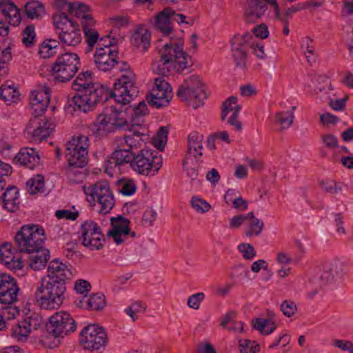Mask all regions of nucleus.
<instances>
[{
	"label": "nucleus",
	"instance_id": "nucleus-16",
	"mask_svg": "<svg viewBox=\"0 0 353 353\" xmlns=\"http://www.w3.org/2000/svg\"><path fill=\"white\" fill-rule=\"evenodd\" d=\"M82 244L91 250H99L103 247L104 236L98 226L93 221L88 220L81 224Z\"/></svg>",
	"mask_w": 353,
	"mask_h": 353
},
{
	"label": "nucleus",
	"instance_id": "nucleus-11",
	"mask_svg": "<svg viewBox=\"0 0 353 353\" xmlns=\"http://www.w3.org/2000/svg\"><path fill=\"white\" fill-rule=\"evenodd\" d=\"M90 140L88 136L79 135L70 140L65 148V155L68 165L85 167L88 162Z\"/></svg>",
	"mask_w": 353,
	"mask_h": 353
},
{
	"label": "nucleus",
	"instance_id": "nucleus-29",
	"mask_svg": "<svg viewBox=\"0 0 353 353\" xmlns=\"http://www.w3.org/2000/svg\"><path fill=\"white\" fill-rule=\"evenodd\" d=\"M150 32L145 28L139 27L131 37V43L145 52L150 46Z\"/></svg>",
	"mask_w": 353,
	"mask_h": 353
},
{
	"label": "nucleus",
	"instance_id": "nucleus-1",
	"mask_svg": "<svg viewBox=\"0 0 353 353\" xmlns=\"http://www.w3.org/2000/svg\"><path fill=\"white\" fill-rule=\"evenodd\" d=\"M135 75L128 70L114 83V89L109 90L103 85L92 82V73L90 71L80 73L72 83V88L77 93L68 101L70 106H74L83 112L93 110L95 105L110 97L115 101L125 105L137 97L139 92L135 86Z\"/></svg>",
	"mask_w": 353,
	"mask_h": 353
},
{
	"label": "nucleus",
	"instance_id": "nucleus-45",
	"mask_svg": "<svg viewBox=\"0 0 353 353\" xmlns=\"http://www.w3.org/2000/svg\"><path fill=\"white\" fill-rule=\"evenodd\" d=\"M277 123L283 129L288 128L293 123L294 114L292 111L279 112L275 114Z\"/></svg>",
	"mask_w": 353,
	"mask_h": 353
},
{
	"label": "nucleus",
	"instance_id": "nucleus-64",
	"mask_svg": "<svg viewBox=\"0 0 353 353\" xmlns=\"http://www.w3.org/2000/svg\"><path fill=\"white\" fill-rule=\"evenodd\" d=\"M245 161L254 172H261L265 168L264 162L259 159L246 158Z\"/></svg>",
	"mask_w": 353,
	"mask_h": 353
},
{
	"label": "nucleus",
	"instance_id": "nucleus-48",
	"mask_svg": "<svg viewBox=\"0 0 353 353\" xmlns=\"http://www.w3.org/2000/svg\"><path fill=\"white\" fill-rule=\"evenodd\" d=\"M85 42L88 45L86 52H90L93 50V48L95 45H97V43L99 39V34L97 30H88L84 32Z\"/></svg>",
	"mask_w": 353,
	"mask_h": 353
},
{
	"label": "nucleus",
	"instance_id": "nucleus-28",
	"mask_svg": "<svg viewBox=\"0 0 353 353\" xmlns=\"http://www.w3.org/2000/svg\"><path fill=\"white\" fill-rule=\"evenodd\" d=\"M266 9L264 0H250L245 10L246 21L249 23H254L263 15Z\"/></svg>",
	"mask_w": 353,
	"mask_h": 353
},
{
	"label": "nucleus",
	"instance_id": "nucleus-24",
	"mask_svg": "<svg viewBox=\"0 0 353 353\" xmlns=\"http://www.w3.org/2000/svg\"><path fill=\"white\" fill-rule=\"evenodd\" d=\"M1 199L8 211L16 212L20 210L22 199L20 196V190L16 186L10 185L7 188Z\"/></svg>",
	"mask_w": 353,
	"mask_h": 353
},
{
	"label": "nucleus",
	"instance_id": "nucleus-44",
	"mask_svg": "<svg viewBox=\"0 0 353 353\" xmlns=\"http://www.w3.org/2000/svg\"><path fill=\"white\" fill-rule=\"evenodd\" d=\"M106 305L105 296L103 294L97 293L92 295L88 298L87 305H88V310H101Z\"/></svg>",
	"mask_w": 353,
	"mask_h": 353
},
{
	"label": "nucleus",
	"instance_id": "nucleus-32",
	"mask_svg": "<svg viewBox=\"0 0 353 353\" xmlns=\"http://www.w3.org/2000/svg\"><path fill=\"white\" fill-rule=\"evenodd\" d=\"M172 14H174V11L170 8H166L157 17L156 28L165 36L172 30L170 23Z\"/></svg>",
	"mask_w": 353,
	"mask_h": 353
},
{
	"label": "nucleus",
	"instance_id": "nucleus-22",
	"mask_svg": "<svg viewBox=\"0 0 353 353\" xmlns=\"http://www.w3.org/2000/svg\"><path fill=\"white\" fill-rule=\"evenodd\" d=\"M28 258L26 259L28 267L34 270H41L46 266L50 259V251L46 248L26 252Z\"/></svg>",
	"mask_w": 353,
	"mask_h": 353
},
{
	"label": "nucleus",
	"instance_id": "nucleus-42",
	"mask_svg": "<svg viewBox=\"0 0 353 353\" xmlns=\"http://www.w3.org/2000/svg\"><path fill=\"white\" fill-rule=\"evenodd\" d=\"M44 186L43 178L41 175H36L26 182V190L30 194L39 192Z\"/></svg>",
	"mask_w": 353,
	"mask_h": 353
},
{
	"label": "nucleus",
	"instance_id": "nucleus-57",
	"mask_svg": "<svg viewBox=\"0 0 353 353\" xmlns=\"http://www.w3.org/2000/svg\"><path fill=\"white\" fill-rule=\"evenodd\" d=\"M297 307L296 304L292 301L285 300L282 302L281 304V310L283 312V314L287 317L292 316L295 312L296 311Z\"/></svg>",
	"mask_w": 353,
	"mask_h": 353
},
{
	"label": "nucleus",
	"instance_id": "nucleus-36",
	"mask_svg": "<svg viewBox=\"0 0 353 353\" xmlns=\"http://www.w3.org/2000/svg\"><path fill=\"white\" fill-rule=\"evenodd\" d=\"M252 323L254 329L265 335L273 332L276 327L275 323L271 319H255L252 320Z\"/></svg>",
	"mask_w": 353,
	"mask_h": 353
},
{
	"label": "nucleus",
	"instance_id": "nucleus-17",
	"mask_svg": "<svg viewBox=\"0 0 353 353\" xmlns=\"http://www.w3.org/2000/svg\"><path fill=\"white\" fill-rule=\"evenodd\" d=\"M46 234L43 228L39 225H23V252H31L43 249Z\"/></svg>",
	"mask_w": 353,
	"mask_h": 353
},
{
	"label": "nucleus",
	"instance_id": "nucleus-25",
	"mask_svg": "<svg viewBox=\"0 0 353 353\" xmlns=\"http://www.w3.org/2000/svg\"><path fill=\"white\" fill-rule=\"evenodd\" d=\"M134 151H130L125 147H120L117 145V148L110 154L107 161L108 165L105 168V172H108V166L110 168L112 165L119 167L125 163H130L132 164Z\"/></svg>",
	"mask_w": 353,
	"mask_h": 353
},
{
	"label": "nucleus",
	"instance_id": "nucleus-31",
	"mask_svg": "<svg viewBox=\"0 0 353 353\" xmlns=\"http://www.w3.org/2000/svg\"><path fill=\"white\" fill-rule=\"evenodd\" d=\"M0 10L10 25L14 26L20 24L21 17L19 10L14 3L0 2Z\"/></svg>",
	"mask_w": 353,
	"mask_h": 353
},
{
	"label": "nucleus",
	"instance_id": "nucleus-58",
	"mask_svg": "<svg viewBox=\"0 0 353 353\" xmlns=\"http://www.w3.org/2000/svg\"><path fill=\"white\" fill-rule=\"evenodd\" d=\"M261 270H264L268 272V276L265 279V281L270 280L272 273L268 270V265L267 262L263 259H259L254 261L251 265V270L254 273H258Z\"/></svg>",
	"mask_w": 353,
	"mask_h": 353
},
{
	"label": "nucleus",
	"instance_id": "nucleus-63",
	"mask_svg": "<svg viewBox=\"0 0 353 353\" xmlns=\"http://www.w3.org/2000/svg\"><path fill=\"white\" fill-rule=\"evenodd\" d=\"M80 19L83 32L88 30H94L92 27L94 26L95 21L91 14H83Z\"/></svg>",
	"mask_w": 353,
	"mask_h": 353
},
{
	"label": "nucleus",
	"instance_id": "nucleus-13",
	"mask_svg": "<svg viewBox=\"0 0 353 353\" xmlns=\"http://www.w3.org/2000/svg\"><path fill=\"white\" fill-rule=\"evenodd\" d=\"M14 242L17 249H12V245L9 243H5L0 246V261L3 263L8 268L12 270L22 269L21 256L16 257V253L22 252V227H21L15 236Z\"/></svg>",
	"mask_w": 353,
	"mask_h": 353
},
{
	"label": "nucleus",
	"instance_id": "nucleus-34",
	"mask_svg": "<svg viewBox=\"0 0 353 353\" xmlns=\"http://www.w3.org/2000/svg\"><path fill=\"white\" fill-rule=\"evenodd\" d=\"M128 110H129L128 108ZM127 109L117 110L114 106L110 107V120L112 121L113 130L115 128H125L129 130L130 124L128 123V119L125 117Z\"/></svg>",
	"mask_w": 353,
	"mask_h": 353
},
{
	"label": "nucleus",
	"instance_id": "nucleus-38",
	"mask_svg": "<svg viewBox=\"0 0 353 353\" xmlns=\"http://www.w3.org/2000/svg\"><path fill=\"white\" fill-rule=\"evenodd\" d=\"M247 221L248 222L245 234L248 237L259 236L264 227L263 221L256 218L254 214L252 218H249Z\"/></svg>",
	"mask_w": 353,
	"mask_h": 353
},
{
	"label": "nucleus",
	"instance_id": "nucleus-60",
	"mask_svg": "<svg viewBox=\"0 0 353 353\" xmlns=\"http://www.w3.org/2000/svg\"><path fill=\"white\" fill-rule=\"evenodd\" d=\"M39 53L43 59H48L56 54L57 50L49 46L47 42H43L39 48Z\"/></svg>",
	"mask_w": 353,
	"mask_h": 353
},
{
	"label": "nucleus",
	"instance_id": "nucleus-27",
	"mask_svg": "<svg viewBox=\"0 0 353 353\" xmlns=\"http://www.w3.org/2000/svg\"><path fill=\"white\" fill-rule=\"evenodd\" d=\"M21 92L19 86H16L12 81H6L0 88V98L8 105L20 101Z\"/></svg>",
	"mask_w": 353,
	"mask_h": 353
},
{
	"label": "nucleus",
	"instance_id": "nucleus-49",
	"mask_svg": "<svg viewBox=\"0 0 353 353\" xmlns=\"http://www.w3.org/2000/svg\"><path fill=\"white\" fill-rule=\"evenodd\" d=\"M68 7L70 13L78 18H81L83 14H88L87 12L90 10V7L88 5L79 2L70 3L68 4Z\"/></svg>",
	"mask_w": 353,
	"mask_h": 353
},
{
	"label": "nucleus",
	"instance_id": "nucleus-9",
	"mask_svg": "<svg viewBox=\"0 0 353 353\" xmlns=\"http://www.w3.org/2000/svg\"><path fill=\"white\" fill-rule=\"evenodd\" d=\"M80 59L76 53L66 52L59 55L51 67V73L59 82L70 81L80 68Z\"/></svg>",
	"mask_w": 353,
	"mask_h": 353
},
{
	"label": "nucleus",
	"instance_id": "nucleus-18",
	"mask_svg": "<svg viewBox=\"0 0 353 353\" xmlns=\"http://www.w3.org/2000/svg\"><path fill=\"white\" fill-rule=\"evenodd\" d=\"M117 48H105L96 49L94 54V63L96 67L101 71H109L119 63L118 61Z\"/></svg>",
	"mask_w": 353,
	"mask_h": 353
},
{
	"label": "nucleus",
	"instance_id": "nucleus-2",
	"mask_svg": "<svg viewBox=\"0 0 353 353\" xmlns=\"http://www.w3.org/2000/svg\"><path fill=\"white\" fill-rule=\"evenodd\" d=\"M183 37H171L169 41L159 39L155 43L158 59L152 63V69L163 76L170 74L172 71L181 73L190 68L192 59L183 49Z\"/></svg>",
	"mask_w": 353,
	"mask_h": 353
},
{
	"label": "nucleus",
	"instance_id": "nucleus-51",
	"mask_svg": "<svg viewBox=\"0 0 353 353\" xmlns=\"http://www.w3.org/2000/svg\"><path fill=\"white\" fill-rule=\"evenodd\" d=\"M191 205L192 208L197 212L205 213L208 212L211 205L205 200L199 196H193L191 199Z\"/></svg>",
	"mask_w": 353,
	"mask_h": 353
},
{
	"label": "nucleus",
	"instance_id": "nucleus-23",
	"mask_svg": "<svg viewBox=\"0 0 353 353\" xmlns=\"http://www.w3.org/2000/svg\"><path fill=\"white\" fill-rule=\"evenodd\" d=\"M110 221L112 228L108 232L107 235L112 236L117 245L121 244L124 241L121 236L130 232V221L121 216L112 217Z\"/></svg>",
	"mask_w": 353,
	"mask_h": 353
},
{
	"label": "nucleus",
	"instance_id": "nucleus-40",
	"mask_svg": "<svg viewBox=\"0 0 353 353\" xmlns=\"http://www.w3.org/2000/svg\"><path fill=\"white\" fill-rule=\"evenodd\" d=\"M237 97L232 96L224 101L221 105V119L225 121L228 115L233 111V109L241 108V105L237 103Z\"/></svg>",
	"mask_w": 353,
	"mask_h": 353
},
{
	"label": "nucleus",
	"instance_id": "nucleus-37",
	"mask_svg": "<svg viewBox=\"0 0 353 353\" xmlns=\"http://www.w3.org/2000/svg\"><path fill=\"white\" fill-rule=\"evenodd\" d=\"M39 163V157L33 148H23V168L33 170Z\"/></svg>",
	"mask_w": 353,
	"mask_h": 353
},
{
	"label": "nucleus",
	"instance_id": "nucleus-39",
	"mask_svg": "<svg viewBox=\"0 0 353 353\" xmlns=\"http://www.w3.org/2000/svg\"><path fill=\"white\" fill-rule=\"evenodd\" d=\"M231 50L236 66L240 68H244L246 65L247 60V52L245 48L231 44Z\"/></svg>",
	"mask_w": 353,
	"mask_h": 353
},
{
	"label": "nucleus",
	"instance_id": "nucleus-10",
	"mask_svg": "<svg viewBox=\"0 0 353 353\" xmlns=\"http://www.w3.org/2000/svg\"><path fill=\"white\" fill-rule=\"evenodd\" d=\"M158 154V152L148 149H141L137 153L134 152L132 169L142 175H154L162 166V159Z\"/></svg>",
	"mask_w": 353,
	"mask_h": 353
},
{
	"label": "nucleus",
	"instance_id": "nucleus-56",
	"mask_svg": "<svg viewBox=\"0 0 353 353\" xmlns=\"http://www.w3.org/2000/svg\"><path fill=\"white\" fill-rule=\"evenodd\" d=\"M252 38L253 35L250 32H245L242 35H235L231 40V44L244 48Z\"/></svg>",
	"mask_w": 353,
	"mask_h": 353
},
{
	"label": "nucleus",
	"instance_id": "nucleus-21",
	"mask_svg": "<svg viewBox=\"0 0 353 353\" xmlns=\"http://www.w3.org/2000/svg\"><path fill=\"white\" fill-rule=\"evenodd\" d=\"M345 263L339 259H336L325 265L319 277L321 284L326 285L332 282L335 278L343 277L345 274Z\"/></svg>",
	"mask_w": 353,
	"mask_h": 353
},
{
	"label": "nucleus",
	"instance_id": "nucleus-41",
	"mask_svg": "<svg viewBox=\"0 0 353 353\" xmlns=\"http://www.w3.org/2000/svg\"><path fill=\"white\" fill-rule=\"evenodd\" d=\"M83 168L68 165V167L66 168V174L71 183H79L83 181L85 177V174L83 170Z\"/></svg>",
	"mask_w": 353,
	"mask_h": 353
},
{
	"label": "nucleus",
	"instance_id": "nucleus-3",
	"mask_svg": "<svg viewBox=\"0 0 353 353\" xmlns=\"http://www.w3.org/2000/svg\"><path fill=\"white\" fill-rule=\"evenodd\" d=\"M50 89L44 87L33 90L30 97V105L34 117L30 119L26 127V132L30 138L36 141L46 139L54 130V125L39 117L46 110L50 101Z\"/></svg>",
	"mask_w": 353,
	"mask_h": 353
},
{
	"label": "nucleus",
	"instance_id": "nucleus-50",
	"mask_svg": "<svg viewBox=\"0 0 353 353\" xmlns=\"http://www.w3.org/2000/svg\"><path fill=\"white\" fill-rule=\"evenodd\" d=\"M239 343L241 353H257L259 351V345L256 341L240 339Z\"/></svg>",
	"mask_w": 353,
	"mask_h": 353
},
{
	"label": "nucleus",
	"instance_id": "nucleus-33",
	"mask_svg": "<svg viewBox=\"0 0 353 353\" xmlns=\"http://www.w3.org/2000/svg\"><path fill=\"white\" fill-rule=\"evenodd\" d=\"M95 125L97 126V134L99 136H103L113 130L110 120V107L105 108L104 112L97 117Z\"/></svg>",
	"mask_w": 353,
	"mask_h": 353
},
{
	"label": "nucleus",
	"instance_id": "nucleus-6",
	"mask_svg": "<svg viewBox=\"0 0 353 353\" xmlns=\"http://www.w3.org/2000/svg\"><path fill=\"white\" fill-rule=\"evenodd\" d=\"M82 188L91 205L97 203L99 213H110L114 205V198L107 182L99 181L88 186L83 185Z\"/></svg>",
	"mask_w": 353,
	"mask_h": 353
},
{
	"label": "nucleus",
	"instance_id": "nucleus-53",
	"mask_svg": "<svg viewBox=\"0 0 353 353\" xmlns=\"http://www.w3.org/2000/svg\"><path fill=\"white\" fill-rule=\"evenodd\" d=\"M237 249L242 254L243 259L245 260L250 261L256 255L254 248L250 243H240Z\"/></svg>",
	"mask_w": 353,
	"mask_h": 353
},
{
	"label": "nucleus",
	"instance_id": "nucleus-4",
	"mask_svg": "<svg viewBox=\"0 0 353 353\" xmlns=\"http://www.w3.org/2000/svg\"><path fill=\"white\" fill-rule=\"evenodd\" d=\"M46 327L48 334L42 342L44 345L53 348L59 345V337H63L76 330V323L69 313L59 312L49 319Z\"/></svg>",
	"mask_w": 353,
	"mask_h": 353
},
{
	"label": "nucleus",
	"instance_id": "nucleus-43",
	"mask_svg": "<svg viewBox=\"0 0 353 353\" xmlns=\"http://www.w3.org/2000/svg\"><path fill=\"white\" fill-rule=\"evenodd\" d=\"M168 128L162 126L157 131L152 139V142L155 148L159 150H163L168 141Z\"/></svg>",
	"mask_w": 353,
	"mask_h": 353
},
{
	"label": "nucleus",
	"instance_id": "nucleus-61",
	"mask_svg": "<svg viewBox=\"0 0 353 353\" xmlns=\"http://www.w3.org/2000/svg\"><path fill=\"white\" fill-rule=\"evenodd\" d=\"M12 303L7 304L8 306L2 308V316H3L8 319H14L17 315L19 314L20 310L18 307L13 306Z\"/></svg>",
	"mask_w": 353,
	"mask_h": 353
},
{
	"label": "nucleus",
	"instance_id": "nucleus-54",
	"mask_svg": "<svg viewBox=\"0 0 353 353\" xmlns=\"http://www.w3.org/2000/svg\"><path fill=\"white\" fill-rule=\"evenodd\" d=\"M204 299L205 294L203 292H197L188 297L187 305L190 308L197 310L200 308V305Z\"/></svg>",
	"mask_w": 353,
	"mask_h": 353
},
{
	"label": "nucleus",
	"instance_id": "nucleus-8",
	"mask_svg": "<svg viewBox=\"0 0 353 353\" xmlns=\"http://www.w3.org/2000/svg\"><path fill=\"white\" fill-rule=\"evenodd\" d=\"M52 21L56 33L63 44L76 46L81 43V34L77 22L64 13L54 14Z\"/></svg>",
	"mask_w": 353,
	"mask_h": 353
},
{
	"label": "nucleus",
	"instance_id": "nucleus-5",
	"mask_svg": "<svg viewBox=\"0 0 353 353\" xmlns=\"http://www.w3.org/2000/svg\"><path fill=\"white\" fill-rule=\"evenodd\" d=\"M65 283L43 278L36 292L40 305L45 310L57 309L63 303Z\"/></svg>",
	"mask_w": 353,
	"mask_h": 353
},
{
	"label": "nucleus",
	"instance_id": "nucleus-55",
	"mask_svg": "<svg viewBox=\"0 0 353 353\" xmlns=\"http://www.w3.org/2000/svg\"><path fill=\"white\" fill-rule=\"evenodd\" d=\"M253 217V212H250L247 214H239L233 216L230 221V228L231 229L239 228L249 218Z\"/></svg>",
	"mask_w": 353,
	"mask_h": 353
},
{
	"label": "nucleus",
	"instance_id": "nucleus-30",
	"mask_svg": "<svg viewBox=\"0 0 353 353\" xmlns=\"http://www.w3.org/2000/svg\"><path fill=\"white\" fill-rule=\"evenodd\" d=\"M203 136L197 132H191L188 137L187 155H192L195 159L202 156Z\"/></svg>",
	"mask_w": 353,
	"mask_h": 353
},
{
	"label": "nucleus",
	"instance_id": "nucleus-62",
	"mask_svg": "<svg viewBox=\"0 0 353 353\" xmlns=\"http://www.w3.org/2000/svg\"><path fill=\"white\" fill-rule=\"evenodd\" d=\"M55 215L59 219H65L74 221L79 216V212L77 211L72 212L69 210H59L55 212Z\"/></svg>",
	"mask_w": 353,
	"mask_h": 353
},
{
	"label": "nucleus",
	"instance_id": "nucleus-46",
	"mask_svg": "<svg viewBox=\"0 0 353 353\" xmlns=\"http://www.w3.org/2000/svg\"><path fill=\"white\" fill-rule=\"evenodd\" d=\"M37 42L35 28L33 25H28L23 30V46L26 48L33 47Z\"/></svg>",
	"mask_w": 353,
	"mask_h": 353
},
{
	"label": "nucleus",
	"instance_id": "nucleus-12",
	"mask_svg": "<svg viewBox=\"0 0 353 353\" xmlns=\"http://www.w3.org/2000/svg\"><path fill=\"white\" fill-rule=\"evenodd\" d=\"M79 342L85 350L102 353L108 343V336L102 327L92 324L81 331Z\"/></svg>",
	"mask_w": 353,
	"mask_h": 353
},
{
	"label": "nucleus",
	"instance_id": "nucleus-14",
	"mask_svg": "<svg viewBox=\"0 0 353 353\" xmlns=\"http://www.w3.org/2000/svg\"><path fill=\"white\" fill-rule=\"evenodd\" d=\"M31 306L28 301L23 307V342L30 339L31 342L35 343L39 339L42 318Z\"/></svg>",
	"mask_w": 353,
	"mask_h": 353
},
{
	"label": "nucleus",
	"instance_id": "nucleus-15",
	"mask_svg": "<svg viewBox=\"0 0 353 353\" xmlns=\"http://www.w3.org/2000/svg\"><path fill=\"white\" fill-rule=\"evenodd\" d=\"M172 97V88L163 77L155 79L154 86L150 96H147L148 103L153 107L159 108L168 104Z\"/></svg>",
	"mask_w": 353,
	"mask_h": 353
},
{
	"label": "nucleus",
	"instance_id": "nucleus-52",
	"mask_svg": "<svg viewBox=\"0 0 353 353\" xmlns=\"http://www.w3.org/2000/svg\"><path fill=\"white\" fill-rule=\"evenodd\" d=\"M241 109L238 108L233 109V111L230 113V116L225 120L227 123L233 127L237 132H241L243 129V124L238 119Z\"/></svg>",
	"mask_w": 353,
	"mask_h": 353
},
{
	"label": "nucleus",
	"instance_id": "nucleus-59",
	"mask_svg": "<svg viewBox=\"0 0 353 353\" xmlns=\"http://www.w3.org/2000/svg\"><path fill=\"white\" fill-rule=\"evenodd\" d=\"M323 190L330 194H338L342 190V187L340 184L337 183L335 181H323L321 183Z\"/></svg>",
	"mask_w": 353,
	"mask_h": 353
},
{
	"label": "nucleus",
	"instance_id": "nucleus-7",
	"mask_svg": "<svg viewBox=\"0 0 353 353\" xmlns=\"http://www.w3.org/2000/svg\"><path fill=\"white\" fill-rule=\"evenodd\" d=\"M176 96L194 109L203 105L207 98L204 85L196 75H192L184 80L179 87Z\"/></svg>",
	"mask_w": 353,
	"mask_h": 353
},
{
	"label": "nucleus",
	"instance_id": "nucleus-20",
	"mask_svg": "<svg viewBox=\"0 0 353 353\" xmlns=\"http://www.w3.org/2000/svg\"><path fill=\"white\" fill-rule=\"evenodd\" d=\"M123 137L116 139L117 144L120 147H125L130 151L140 148L145 143L147 135L136 130H130Z\"/></svg>",
	"mask_w": 353,
	"mask_h": 353
},
{
	"label": "nucleus",
	"instance_id": "nucleus-26",
	"mask_svg": "<svg viewBox=\"0 0 353 353\" xmlns=\"http://www.w3.org/2000/svg\"><path fill=\"white\" fill-rule=\"evenodd\" d=\"M71 277L70 270L59 260L54 259L50 262L48 267V274L44 278L65 282L66 279H70Z\"/></svg>",
	"mask_w": 353,
	"mask_h": 353
},
{
	"label": "nucleus",
	"instance_id": "nucleus-19",
	"mask_svg": "<svg viewBox=\"0 0 353 353\" xmlns=\"http://www.w3.org/2000/svg\"><path fill=\"white\" fill-rule=\"evenodd\" d=\"M17 287L14 279L8 274H0V303L2 304L12 303L17 300Z\"/></svg>",
	"mask_w": 353,
	"mask_h": 353
},
{
	"label": "nucleus",
	"instance_id": "nucleus-47",
	"mask_svg": "<svg viewBox=\"0 0 353 353\" xmlns=\"http://www.w3.org/2000/svg\"><path fill=\"white\" fill-rule=\"evenodd\" d=\"M136 189V185L132 180L123 179L118 182V190L123 195H132Z\"/></svg>",
	"mask_w": 353,
	"mask_h": 353
},
{
	"label": "nucleus",
	"instance_id": "nucleus-35",
	"mask_svg": "<svg viewBox=\"0 0 353 353\" xmlns=\"http://www.w3.org/2000/svg\"><path fill=\"white\" fill-rule=\"evenodd\" d=\"M23 12L30 19H38L45 14L43 5L39 1H31L23 6Z\"/></svg>",
	"mask_w": 353,
	"mask_h": 353
}]
</instances>
